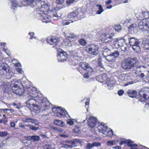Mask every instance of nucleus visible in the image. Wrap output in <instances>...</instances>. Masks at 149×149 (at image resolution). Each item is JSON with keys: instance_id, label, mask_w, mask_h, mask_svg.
<instances>
[{"instance_id": "1", "label": "nucleus", "mask_w": 149, "mask_h": 149, "mask_svg": "<svg viewBox=\"0 0 149 149\" xmlns=\"http://www.w3.org/2000/svg\"><path fill=\"white\" fill-rule=\"evenodd\" d=\"M24 1L26 2L28 5H31L32 7L36 6L37 8L34 11V14L36 15L43 14L44 12L49 9V6L44 1L41 0L36 1L35 0H23Z\"/></svg>"}, {"instance_id": "2", "label": "nucleus", "mask_w": 149, "mask_h": 149, "mask_svg": "<svg viewBox=\"0 0 149 149\" xmlns=\"http://www.w3.org/2000/svg\"><path fill=\"white\" fill-rule=\"evenodd\" d=\"M137 59L134 57L130 60H125L122 62V68L126 70H129L136 66L138 64Z\"/></svg>"}, {"instance_id": "3", "label": "nucleus", "mask_w": 149, "mask_h": 149, "mask_svg": "<svg viewBox=\"0 0 149 149\" xmlns=\"http://www.w3.org/2000/svg\"><path fill=\"white\" fill-rule=\"evenodd\" d=\"M80 66L84 70H86L87 72L83 76L84 78L88 79L90 75H93V69L89 64L83 63L80 64Z\"/></svg>"}, {"instance_id": "4", "label": "nucleus", "mask_w": 149, "mask_h": 149, "mask_svg": "<svg viewBox=\"0 0 149 149\" xmlns=\"http://www.w3.org/2000/svg\"><path fill=\"white\" fill-rule=\"evenodd\" d=\"M103 54L104 57L108 55H112L114 57L117 58L119 55V53L117 51H114L113 52H111L110 49L106 47L103 48Z\"/></svg>"}, {"instance_id": "5", "label": "nucleus", "mask_w": 149, "mask_h": 149, "mask_svg": "<svg viewBox=\"0 0 149 149\" xmlns=\"http://www.w3.org/2000/svg\"><path fill=\"white\" fill-rule=\"evenodd\" d=\"M98 47L97 45L93 44L91 45L90 46H89L88 47L86 48V50L89 54L96 55L98 54Z\"/></svg>"}, {"instance_id": "6", "label": "nucleus", "mask_w": 149, "mask_h": 149, "mask_svg": "<svg viewBox=\"0 0 149 149\" xmlns=\"http://www.w3.org/2000/svg\"><path fill=\"white\" fill-rule=\"evenodd\" d=\"M138 26L139 29L143 31H149V23L147 22L146 21L143 20L139 22Z\"/></svg>"}, {"instance_id": "7", "label": "nucleus", "mask_w": 149, "mask_h": 149, "mask_svg": "<svg viewBox=\"0 0 149 149\" xmlns=\"http://www.w3.org/2000/svg\"><path fill=\"white\" fill-rule=\"evenodd\" d=\"M68 55L66 52H64L62 50H61V51H59L57 55L58 61L59 62H62L66 60V58L68 57Z\"/></svg>"}, {"instance_id": "8", "label": "nucleus", "mask_w": 149, "mask_h": 149, "mask_svg": "<svg viewBox=\"0 0 149 149\" xmlns=\"http://www.w3.org/2000/svg\"><path fill=\"white\" fill-rule=\"evenodd\" d=\"M59 39L58 38L53 37L52 38L49 37L47 39V42L50 45L54 47L56 46L59 42Z\"/></svg>"}, {"instance_id": "9", "label": "nucleus", "mask_w": 149, "mask_h": 149, "mask_svg": "<svg viewBox=\"0 0 149 149\" xmlns=\"http://www.w3.org/2000/svg\"><path fill=\"white\" fill-rule=\"evenodd\" d=\"M27 93L30 96L35 98L37 97V95H38L37 91L36 90V88L33 87H27Z\"/></svg>"}, {"instance_id": "10", "label": "nucleus", "mask_w": 149, "mask_h": 149, "mask_svg": "<svg viewBox=\"0 0 149 149\" xmlns=\"http://www.w3.org/2000/svg\"><path fill=\"white\" fill-rule=\"evenodd\" d=\"M61 107L57 108V110L55 111V116L59 117H64L65 116L66 113L68 114V113L66 110L62 109Z\"/></svg>"}, {"instance_id": "11", "label": "nucleus", "mask_w": 149, "mask_h": 149, "mask_svg": "<svg viewBox=\"0 0 149 149\" xmlns=\"http://www.w3.org/2000/svg\"><path fill=\"white\" fill-rule=\"evenodd\" d=\"M97 123V119L96 118L91 117L89 118L88 121V125L91 128L95 127Z\"/></svg>"}, {"instance_id": "12", "label": "nucleus", "mask_w": 149, "mask_h": 149, "mask_svg": "<svg viewBox=\"0 0 149 149\" xmlns=\"http://www.w3.org/2000/svg\"><path fill=\"white\" fill-rule=\"evenodd\" d=\"M27 106L30 109L34 105H36L37 102L35 99L30 98L26 102Z\"/></svg>"}, {"instance_id": "13", "label": "nucleus", "mask_w": 149, "mask_h": 149, "mask_svg": "<svg viewBox=\"0 0 149 149\" xmlns=\"http://www.w3.org/2000/svg\"><path fill=\"white\" fill-rule=\"evenodd\" d=\"M1 69H2L6 71V73L11 74L12 72L10 70V68L8 65L6 63H3L1 64L0 67Z\"/></svg>"}, {"instance_id": "14", "label": "nucleus", "mask_w": 149, "mask_h": 149, "mask_svg": "<svg viewBox=\"0 0 149 149\" xmlns=\"http://www.w3.org/2000/svg\"><path fill=\"white\" fill-rule=\"evenodd\" d=\"M12 9L13 10H15V8L18 6L21 7L22 6V4L23 6L24 5V3H23L22 2L20 3H19L17 0H13L12 1Z\"/></svg>"}, {"instance_id": "15", "label": "nucleus", "mask_w": 149, "mask_h": 149, "mask_svg": "<svg viewBox=\"0 0 149 149\" xmlns=\"http://www.w3.org/2000/svg\"><path fill=\"white\" fill-rule=\"evenodd\" d=\"M141 46L145 49L149 50V39L143 40Z\"/></svg>"}, {"instance_id": "16", "label": "nucleus", "mask_w": 149, "mask_h": 149, "mask_svg": "<svg viewBox=\"0 0 149 149\" xmlns=\"http://www.w3.org/2000/svg\"><path fill=\"white\" fill-rule=\"evenodd\" d=\"M139 44L140 42L139 40H138L136 42H134L133 44H132L130 46L134 50L137 52L140 49V47L139 46Z\"/></svg>"}, {"instance_id": "17", "label": "nucleus", "mask_w": 149, "mask_h": 149, "mask_svg": "<svg viewBox=\"0 0 149 149\" xmlns=\"http://www.w3.org/2000/svg\"><path fill=\"white\" fill-rule=\"evenodd\" d=\"M124 40L123 39V37H122L115 39L114 42H116L115 44L117 45L119 47L122 46L123 43L125 42Z\"/></svg>"}, {"instance_id": "18", "label": "nucleus", "mask_w": 149, "mask_h": 149, "mask_svg": "<svg viewBox=\"0 0 149 149\" xmlns=\"http://www.w3.org/2000/svg\"><path fill=\"white\" fill-rule=\"evenodd\" d=\"M40 105L42 107H44L46 108H48L49 105L50 104L48 101H46V99H44L43 100H41L40 101Z\"/></svg>"}, {"instance_id": "19", "label": "nucleus", "mask_w": 149, "mask_h": 149, "mask_svg": "<svg viewBox=\"0 0 149 149\" xmlns=\"http://www.w3.org/2000/svg\"><path fill=\"white\" fill-rule=\"evenodd\" d=\"M127 93L128 96L132 98L136 97L137 94L136 91L135 90L133 91L130 89L128 91Z\"/></svg>"}, {"instance_id": "20", "label": "nucleus", "mask_w": 149, "mask_h": 149, "mask_svg": "<svg viewBox=\"0 0 149 149\" xmlns=\"http://www.w3.org/2000/svg\"><path fill=\"white\" fill-rule=\"evenodd\" d=\"M25 122H31V123H34L36 125H39V124H40V123H38V120L35 119H34L33 118H32L29 117H26V118L25 119Z\"/></svg>"}, {"instance_id": "21", "label": "nucleus", "mask_w": 149, "mask_h": 149, "mask_svg": "<svg viewBox=\"0 0 149 149\" xmlns=\"http://www.w3.org/2000/svg\"><path fill=\"white\" fill-rule=\"evenodd\" d=\"M128 29L130 31L135 33V31L137 29L136 24H132L129 26Z\"/></svg>"}, {"instance_id": "22", "label": "nucleus", "mask_w": 149, "mask_h": 149, "mask_svg": "<svg viewBox=\"0 0 149 149\" xmlns=\"http://www.w3.org/2000/svg\"><path fill=\"white\" fill-rule=\"evenodd\" d=\"M105 58L106 60L108 62L112 63L115 61V58L116 57H114L112 55H108L105 56L104 57Z\"/></svg>"}, {"instance_id": "23", "label": "nucleus", "mask_w": 149, "mask_h": 149, "mask_svg": "<svg viewBox=\"0 0 149 149\" xmlns=\"http://www.w3.org/2000/svg\"><path fill=\"white\" fill-rule=\"evenodd\" d=\"M54 123L55 125L60 127H64L65 126L64 123L63 121L59 120H54Z\"/></svg>"}, {"instance_id": "24", "label": "nucleus", "mask_w": 149, "mask_h": 149, "mask_svg": "<svg viewBox=\"0 0 149 149\" xmlns=\"http://www.w3.org/2000/svg\"><path fill=\"white\" fill-rule=\"evenodd\" d=\"M79 14L77 11H73L68 14V17L69 18H74L77 16H78Z\"/></svg>"}, {"instance_id": "25", "label": "nucleus", "mask_w": 149, "mask_h": 149, "mask_svg": "<svg viewBox=\"0 0 149 149\" xmlns=\"http://www.w3.org/2000/svg\"><path fill=\"white\" fill-rule=\"evenodd\" d=\"M72 141L73 143V147L76 146L78 144H81L82 143V141L80 140L77 139H72Z\"/></svg>"}, {"instance_id": "26", "label": "nucleus", "mask_w": 149, "mask_h": 149, "mask_svg": "<svg viewBox=\"0 0 149 149\" xmlns=\"http://www.w3.org/2000/svg\"><path fill=\"white\" fill-rule=\"evenodd\" d=\"M31 110H32V111L35 113H38L40 111V108L39 106L37 104L34 105L30 108Z\"/></svg>"}, {"instance_id": "27", "label": "nucleus", "mask_w": 149, "mask_h": 149, "mask_svg": "<svg viewBox=\"0 0 149 149\" xmlns=\"http://www.w3.org/2000/svg\"><path fill=\"white\" fill-rule=\"evenodd\" d=\"M65 37L68 39L75 38H78L77 36L73 33L67 34L65 35Z\"/></svg>"}, {"instance_id": "28", "label": "nucleus", "mask_w": 149, "mask_h": 149, "mask_svg": "<svg viewBox=\"0 0 149 149\" xmlns=\"http://www.w3.org/2000/svg\"><path fill=\"white\" fill-rule=\"evenodd\" d=\"M24 91L25 90L24 89H21L19 87L18 90H17L16 91V92H15V94L17 95H23L24 93Z\"/></svg>"}, {"instance_id": "29", "label": "nucleus", "mask_w": 149, "mask_h": 149, "mask_svg": "<svg viewBox=\"0 0 149 149\" xmlns=\"http://www.w3.org/2000/svg\"><path fill=\"white\" fill-rule=\"evenodd\" d=\"M138 40H139V39H136L134 37H131L130 38L129 41V44L130 45L132 44H133V43L135 42H136Z\"/></svg>"}, {"instance_id": "30", "label": "nucleus", "mask_w": 149, "mask_h": 149, "mask_svg": "<svg viewBox=\"0 0 149 149\" xmlns=\"http://www.w3.org/2000/svg\"><path fill=\"white\" fill-rule=\"evenodd\" d=\"M47 10L46 11L44 12L43 13V14H40V15H36V14H35V16L36 17H42V18H40V19H41L42 17L43 18H44V19H48L49 18L47 16H44L45 15V14L46 13L45 12H47V10Z\"/></svg>"}, {"instance_id": "31", "label": "nucleus", "mask_w": 149, "mask_h": 149, "mask_svg": "<svg viewBox=\"0 0 149 149\" xmlns=\"http://www.w3.org/2000/svg\"><path fill=\"white\" fill-rule=\"evenodd\" d=\"M19 88V87L17 84H15L13 86H12L11 90L12 91L15 93Z\"/></svg>"}, {"instance_id": "32", "label": "nucleus", "mask_w": 149, "mask_h": 149, "mask_svg": "<svg viewBox=\"0 0 149 149\" xmlns=\"http://www.w3.org/2000/svg\"><path fill=\"white\" fill-rule=\"evenodd\" d=\"M51 18H52L54 19H56L58 18L59 16L57 13L55 12H53L52 14L50 15Z\"/></svg>"}, {"instance_id": "33", "label": "nucleus", "mask_w": 149, "mask_h": 149, "mask_svg": "<svg viewBox=\"0 0 149 149\" xmlns=\"http://www.w3.org/2000/svg\"><path fill=\"white\" fill-rule=\"evenodd\" d=\"M26 126L29 127V128L33 131H36L39 129V127H35L32 125H26Z\"/></svg>"}, {"instance_id": "34", "label": "nucleus", "mask_w": 149, "mask_h": 149, "mask_svg": "<svg viewBox=\"0 0 149 149\" xmlns=\"http://www.w3.org/2000/svg\"><path fill=\"white\" fill-rule=\"evenodd\" d=\"M97 7H98V10L97 12V14H100L104 10L102 8V6L101 5H97Z\"/></svg>"}, {"instance_id": "35", "label": "nucleus", "mask_w": 149, "mask_h": 149, "mask_svg": "<svg viewBox=\"0 0 149 149\" xmlns=\"http://www.w3.org/2000/svg\"><path fill=\"white\" fill-rule=\"evenodd\" d=\"M107 86L109 87V89L111 90L113 88V87L114 86L115 84L112 82L108 81L107 83Z\"/></svg>"}, {"instance_id": "36", "label": "nucleus", "mask_w": 149, "mask_h": 149, "mask_svg": "<svg viewBox=\"0 0 149 149\" xmlns=\"http://www.w3.org/2000/svg\"><path fill=\"white\" fill-rule=\"evenodd\" d=\"M116 141L115 140L109 141L107 142V144L108 146H112L115 144Z\"/></svg>"}, {"instance_id": "37", "label": "nucleus", "mask_w": 149, "mask_h": 149, "mask_svg": "<svg viewBox=\"0 0 149 149\" xmlns=\"http://www.w3.org/2000/svg\"><path fill=\"white\" fill-rule=\"evenodd\" d=\"M65 143H67L68 146L70 148H71L73 147V143L72 142V140L70 141H64Z\"/></svg>"}, {"instance_id": "38", "label": "nucleus", "mask_w": 149, "mask_h": 149, "mask_svg": "<svg viewBox=\"0 0 149 149\" xmlns=\"http://www.w3.org/2000/svg\"><path fill=\"white\" fill-rule=\"evenodd\" d=\"M40 137L39 136L37 135L32 136V140L34 141H37L40 140Z\"/></svg>"}, {"instance_id": "39", "label": "nucleus", "mask_w": 149, "mask_h": 149, "mask_svg": "<svg viewBox=\"0 0 149 149\" xmlns=\"http://www.w3.org/2000/svg\"><path fill=\"white\" fill-rule=\"evenodd\" d=\"M79 42L81 45L83 46L85 45L87 43L86 41L84 39L79 40Z\"/></svg>"}, {"instance_id": "40", "label": "nucleus", "mask_w": 149, "mask_h": 149, "mask_svg": "<svg viewBox=\"0 0 149 149\" xmlns=\"http://www.w3.org/2000/svg\"><path fill=\"white\" fill-rule=\"evenodd\" d=\"M121 26L120 25H116L114 27V29L118 32H119L121 30Z\"/></svg>"}, {"instance_id": "41", "label": "nucleus", "mask_w": 149, "mask_h": 149, "mask_svg": "<svg viewBox=\"0 0 149 149\" xmlns=\"http://www.w3.org/2000/svg\"><path fill=\"white\" fill-rule=\"evenodd\" d=\"M8 132L6 131L0 132V136L3 137L6 136L7 135Z\"/></svg>"}, {"instance_id": "42", "label": "nucleus", "mask_w": 149, "mask_h": 149, "mask_svg": "<svg viewBox=\"0 0 149 149\" xmlns=\"http://www.w3.org/2000/svg\"><path fill=\"white\" fill-rule=\"evenodd\" d=\"M70 52L71 55L73 56H78L79 54L76 50L70 51Z\"/></svg>"}, {"instance_id": "43", "label": "nucleus", "mask_w": 149, "mask_h": 149, "mask_svg": "<svg viewBox=\"0 0 149 149\" xmlns=\"http://www.w3.org/2000/svg\"><path fill=\"white\" fill-rule=\"evenodd\" d=\"M130 37L129 35L127 34L125 35L123 38V39L124 40L125 42L127 40L129 41Z\"/></svg>"}, {"instance_id": "44", "label": "nucleus", "mask_w": 149, "mask_h": 149, "mask_svg": "<svg viewBox=\"0 0 149 149\" xmlns=\"http://www.w3.org/2000/svg\"><path fill=\"white\" fill-rule=\"evenodd\" d=\"M13 104L15 108H17L18 109H20L21 107L20 104L19 103L17 104L14 103Z\"/></svg>"}, {"instance_id": "45", "label": "nucleus", "mask_w": 149, "mask_h": 149, "mask_svg": "<svg viewBox=\"0 0 149 149\" xmlns=\"http://www.w3.org/2000/svg\"><path fill=\"white\" fill-rule=\"evenodd\" d=\"M67 124L70 125H73L74 122L71 119H68L67 120Z\"/></svg>"}, {"instance_id": "46", "label": "nucleus", "mask_w": 149, "mask_h": 149, "mask_svg": "<svg viewBox=\"0 0 149 149\" xmlns=\"http://www.w3.org/2000/svg\"><path fill=\"white\" fill-rule=\"evenodd\" d=\"M93 147L92 144L88 143L86 144V149H91Z\"/></svg>"}, {"instance_id": "47", "label": "nucleus", "mask_w": 149, "mask_h": 149, "mask_svg": "<svg viewBox=\"0 0 149 149\" xmlns=\"http://www.w3.org/2000/svg\"><path fill=\"white\" fill-rule=\"evenodd\" d=\"M79 128V127H76L73 130L76 133L79 134L80 133V130Z\"/></svg>"}, {"instance_id": "48", "label": "nucleus", "mask_w": 149, "mask_h": 149, "mask_svg": "<svg viewBox=\"0 0 149 149\" xmlns=\"http://www.w3.org/2000/svg\"><path fill=\"white\" fill-rule=\"evenodd\" d=\"M139 96L140 97H143L144 99L145 100H146L147 99V95H146L145 94H142V95L141 94V93H139Z\"/></svg>"}, {"instance_id": "49", "label": "nucleus", "mask_w": 149, "mask_h": 149, "mask_svg": "<svg viewBox=\"0 0 149 149\" xmlns=\"http://www.w3.org/2000/svg\"><path fill=\"white\" fill-rule=\"evenodd\" d=\"M138 65V64L135 66H134V67H135V70L136 72H141V70L140 68V67H141L140 65H138Z\"/></svg>"}, {"instance_id": "50", "label": "nucleus", "mask_w": 149, "mask_h": 149, "mask_svg": "<svg viewBox=\"0 0 149 149\" xmlns=\"http://www.w3.org/2000/svg\"><path fill=\"white\" fill-rule=\"evenodd\" d=\"M93 146H100L101 144L99 142H93L92 143Z\"/></svg>"}, {"instance_id": "51", "label": "nucleus", "mask_w": 149, "mask_h": 149, "mask_svg": "<svg viewBox=\"0 0 149 149\" xmlns=\"http://www.w3.org/2000/svg\"><path fill=\"white\" fill-rule=\"evenodd\" d=\"M56 3L57 4H62L64 3V0H56Z\"/></svg>"}, {"instance_id": "52", "label": "nucleus", "mask_w": 149, "mask_h": 149, "mask_svg": "<svg viewBox=\"0 0 149 149\" xmlns=\"http://www.w3.org/2000/svg\"><path fill=\"white\" fill-rule=\"evenodd\" d=\"M0 110L1 112H5V111H10L11 113L12 112V111H13V110H11L10 109H0Z\"/></svg>"}, {"instance_id": "53", "label": "nucleus", "mask_w": 149, "mask_h": 149, "mask_svg": "<svg viewBox=\"0 0 149 149\" xmlns=\"http://www.w3.org/2000/svg\"><path fill=\"white\" fill-rule=\"evenodd\" d=\"M25 139L28 141H32V136H25Z\"/></svg>"}, {"instance_id": "54", "label": "nucleus", "mask_w": 149, "mask_h": 149, "mask_svg": "<svg viewBox=\"0 0 149 149\" xmlns=\"http://www.w3.org/2000/svg\"><path fill=\"white\" fill-rule=\"evenodd\" d=\"M134 82L132 80L131 81H127L125 84V86H126L128 85L134 84Z\"/></svg>"}, {"instance_id": "55", "label": "nucleus", "mask_w": 149, "mask_h": 149, "mask_svg": "<svg viewBox=\"0 0 149 149\" xmlns=\"http://www.w3.org/2000/svg\"><path fill=\"white\" fill-rule=\"evenodd\" d=\"M124 91L123 90H120L118 91V94L120 96H121L124 93Z\"/></svg>"}, {"instance_id": "56", "label": "nucleus", "mask_w": 149, "mask_h": 149, "mask_svg": "<svg viewBox=\"0 0 149 149\" xmlns=\"http://www.w3.org/2000/svg\"><path fill=\"white\" fill-rule=\"evenodd\" d=\"M34 34V33L33 32H30L29 33V35H30L31 36V37L30 38V39H32L33 38H36L35 37H33V36Z\"/></svg>"}, {"instance_id": "57", "label": "nucleus", "mask_w": 149, "mask_h": 149, "mask_svg": "<svg viewBox=\"0 0 149 149\" xmlns=\"http://www.w3.org/2000/svg\"><path fill=\"white\" fill-rule=\"evenodd\" d=\"M113 132L112 130L108 131L107 133L109 136H111L113 135Z\"/></svg>"}, {"instance_id": "58", "label": "nucleus", "mask_w": 149, "mask_h": 149, "mask_svg": "<svg viewBox=\"0 0 149 149\" xmlns=\"http://www.w3.org/2000/svg\"><path fill=\"white\" fill-rule=\"evenodd\" d=\"M73 22V21L72 20H69L68 21L65 22V23H64V24H63V25H68L70 24V23H72Z\"/></svg>"}, {"instance_id": "59", "label": "nucleus", "mask_w": 149, "mask_h": 149, "mask_svg": "<svg viewBox=\"0 0 149 149\" xmlns=\"http://www.w3.org/2000/svg\"><path fill=\"white\" fill-rule=\"evenodd\" d=\"M62 147L67 148H70L67 143H65L64 142V144L62 145Z\"/></svg>"}, {"instance_id": "60", "label": "nucleus", "mask_w": 149, "mask_h": 149, "mask_svg": "<svg viewBox=\"0 0 149 149\" xmlns=\"http://www.w3.org/2000/svg\"><path fill=\"white\" fill-rule=\"evenodd\" d=\"M16 71L19 73L21 74L22 73L23 71L21 68H18L16 69Z\"/></svg>"}, {"instance_id": "61", "label": "nucleus", "mask_w": 149, "mask_h": 149, "mask_svg": "<svg viewBox=\"0 0 149 149\" xmlns=\"http://www.w3.org/2000/svg\"><path fill=\"white\" fill-rule=\"evenodd\" d=\"M74 1V0H69L68 1H67L66 3L67 4H70L73 3Z\"/></svg>"}, {"instance_id": "62", "label": "nucleus", "mask_w": 149, "mask_h": 149, "mask_svg": "<svg viewBox=\"0 0 149 149\" xmlns=\"http://www.w3.org/2000/svg\"><path fill=\"white\" fill-rule=\"evenodd\" d=\"M52 129H53L54 130H55L56 131H57V132L60 131V132H61L62 131L59 130V129H58L57 128H56L55 127L53 126V127H52Z\"/></svg>"}, {"instance_id": "63", "label": "nucleus", "mask_w": 149, "mask_h": 149, "mask_svg": "<svg viewBox=\"0 0 149 149\" xmlns=\"http://www.w3.org/2000/svg\"><path fill=\"white\" fill-rule=\"evenodd\" d=\"M19 127H22V128H25V129L26 128V127H27L26 126V125H22V124H19Z\"/></svg>"}, {"instance_id": "64", "label": "nucleus", "mask_w": 149, "mask_h": 149, "mask_svg": "<svg viewBox=\"0 0 149 149\" xmlns=\"http://www.w3.org/2000/svg\"><path fill=\"white\" fill-rule=\"evenodd\" d=\"M10 126L11 127H15V124L13 122H11L10 123Z\"/></svg>"}]
</instances>
